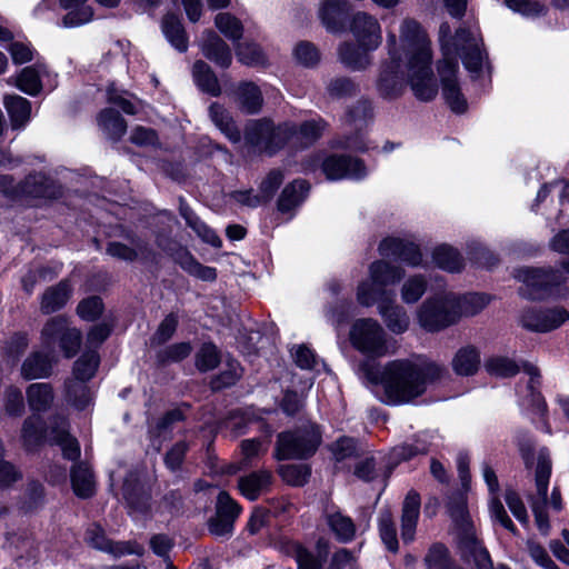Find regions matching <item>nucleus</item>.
Here are the masks:
<instances>
[{
    "mask_svg": "<svg viewBox=\"0 0 569 569\" xmlns=\"http://www.w3.org/2000/svg\"><path fill=\"white\" fill-rule=\"evenodd\" d=\"M461 555L476 569H509L505 565L495 567L488 550L471 532H467L461 540Z\"/></svg>",
    "mask_w": 569,
    "mask_h": 569,
    "instance_id": "obj_21",
    "label": "nucleus"
},
{
    "mask_svg": "<svg viewBox=\"0 0 569 569\" xmlns=\"http://www.w3.org/2000/svg\"><path fill=\"white\" fill-rule=\"evenodd\" d=\"M420 507V495L415 490H410L401 508V539L405 543H410L415 540Z\"/></svg>",
    "mask_w": 569,
    "mask_h": 569,
    "instance_id": "obj_20",
    "label": "nucleus"
},
{
    "mask_svg": "<svg viewBox=\"0 0 569 569\" xmlns=\"http://www.w3.org/2000/svg\"><path fill=\"white\" fill-rule=\"evenodd\" d=\"M405 73H381L377 87L379 93L387 99L399 97L405 90Z\"/></svg>",
    "mask_w": 569,
    "mask_h": 569,
    "instance_id": "obj_52",
    "label": "nucleus"
},
{
    "mask_svg": "<svg viewBox=\"0 0 569 569\" xmlns=\"http://www.w3.org/2000/svg\"><path fill=\"white\" fill-rule=\"evenodd\" d=\"M567 321H569V311L563 307L543 310L528 309L521 315L522 326L537 332L555 330Z\"/></svg>",
    "mask_w": 569,
    "mask_h": 569,
    "instance_id": "obj_17",
    "label": "nucleus"
},
{
    "mask_svg": "<svg viewBox=\"0 0 569 569\" xmlns=\"http://www.w3.org/2000/svg\"><path fill=\"white\" fill-rule=\"evenodd\" d=\"M449 297L453 298L452 309L457 312V321L462 316H475L480 312L488 303L489 298L483 293L470 292L463 296H457L449 292Z\"/></svg>",
    "mask_w": 569,
    "mask_h": 569,
    "instance_id": "obj_32",
    "label": "nucleus"
},
{
    "mask_svg": "<svg viewBox=\"0 0 569 569\" xmlns=\"http://www.w3.org/2000/svg\"><path fill=\"white\" fill-rule=\"evenodd\" d=\"M379 299L376 301L378 312L385 321L387 328L400 335L408 330L410 319L403 307L396 303V295L393 290L380 289Z\"/></svg>",
    "mask_w": 569,
    "mask_h": 569,
    "instance_id": "obj_15",
    "label": "nucleus"
},
{
    "mask_svg": "<svg viewBox=\"0 0 569 569\" xmlns=\"http://www.w3.org/2000/svg\"><path fill=\"white\" fill-rule=\"evenodd\" d=\"M445 373L443 366L431 361L388 362L381 373L382 401L392 406L409 403L426 392L429 382L440 379Z\"/></svg>",
    "mask_w": 569,
    "mask_h": 569,
    "instance_id": "obj_1",
    "label": "nucleus"
},
{
    "mask_svg": "<svg viewBox=\"0 0 569 569\" xmlns=\"http://www.w3.org/2000/svg\"><path fill=\"white\" fill-rule=\"evenodd\" d=\"M485 368L490 376L510 378L516 376L520 368L512 359L503 356H495L485 362Z\"/></svg>",
    "mask_w": 569,
    "mask_h": 569,
    "instance_id": "obj_51",
    "label": "nucleus"
},
{
    "mask_svg": "<svg viewBox=\"0 0 569 569\" xmlns=\"http://www.w3.org/2000/svg\"><path fill=\"white\" fill-rule=\"evenodd\" d=\"M71 483L74 493L80 498H89L94 493V479L89 466L76 465L71 469Z\"/></svg>",
    "mask_w": 569,
    "mask_h": 569,
    "instance_id": "obj_42",
    "label": "nucleus"
},
{
    "mask_svg": "<svg viewBox=\"0 0 569 569\" xmlns=\"http://www.w3.org/2000/svg\"><path fill=\"white\" fill-rule=\"evenodd\" d=\"M283 481L291 486H303L310 477V468L307 465H286L279 470Z\"/></svg>",
    "mask_w": 569,
    "mask_h": 569,
    "instance_id": "obj_58",
    "label": "nucleus"
},
{
    "mask_svg": "<svg viewBox=\"0 0 569 569\" xmlns=\"http://www.w3.org/2000/svg\"><path fill=\"white\" fill-rule=\"evenodd\" d=\"M22 191L36 198H52L57 193L52 181L42 173H34L27 177L22 186Z\"/></svg>",
    "mask_w": 569,
    "mask_h": 569,
    "instance_id": "obj_43",
    "label": "nucleus"
},
{
    "mask_svg": "<svg viewBox=\"0 0 569 569\" xmlns=\"http://www.w3.org/2000/svg\"><path fill=\"white\" fill-rule=\"evenodd\" d=\"M407 76L406 80L419 101L428 102L437 97L439 84L436 73H407Z\"/></svg>",
    "mask_w": 569,
    "mask_h": 569,
    "instance_id": "obj_27",
    "label": "nucleus"
},
{
    "mask_svg": "<svg viewBox=\"0 0 569 569\" xmlns=\"http://www.w3.org/2000/svg\"><path fill=\"white\" fill-rule=\"evenodd\" d=\"M200 47L203 56L216 62L219 68H228L231 63V52L227 43L212 30L203 31Z\"/></svg>",
    "mask_w": 569,
    "mask_h": 569,
    "instance_id": "obj_22",
    "label": "nucleus"
},
{
    "mask_svg": "<svg viewBox=\"0 0 569 569\" xmlns=\"http://www.w3.org/2000/svg\"><path fill=\"white\" fill-rule=\"evenodd\" d=\"M378 250L382 257L400 260L410 267H419L423 261L419 246L400 238L383 239Z\"/></svg>",
    "mask_w": 569,
    "mask_h": 569,
    "instance_id": "obj_19",
    "label": "nucleus"
},
{
    "mask_svg": "<svg viewBox=\"0 0 569 569\" xmlns=\"http://www.w3.org/2000/svg\"><path fill=\"white\" fill-rule=\"evenodd\" d=\"M379 535L386 548L391 552H397L399 542L397 538V529L389 510H382L378 518Z\"/></svg>",
    "mask_w": 569,
    "mask_h": 569,
    "instance_id": "obj_48",
    "label": "nucleus"
},
{
    "mask_svg": "<svg viewBox=\"0 0 569 569\" xmlns=\"http://www.w3.org/2000/svg\"><path fill=\"white\" fill-rule=\"evenodd\" d=\"M432 259L440 269L449 272H458L463 266L460 253L446 244L439 246L433 250Z\"/></svg>",
    "mask_w": 569,
    "mask_h": 569,
    "instance_id": "obj_46",
    "label": "nucleus"
},
{
    "mask_svg": "<svg viewBox=\"0 0 569 569\" xmlns=\"http://www.w3.org/2000/svg\"><path fill=\"white\" fill-rule=\"evenodd\" d=\"M405 277L403 268L385 260H376L369 266V280L357 288V300L361 306L371 307L379 299L380 289L398 283Z\"/></svg>",
    "mask_w": 569,
    "mask_h": 569,
    "instance_id": "obj_7",
    "label": "nucleus"
},
{
    "mask_svg": "<svg viewBox=\"0 0 569 569\" xmlns=\"http://www.w3.org/2000/svg\"><path fill=\"white\" fill-rule=\"evenodd\" d=\"M173 260L190 276L203 281H213L217 278V271L212 267L202 266L193 256L183 248L173 253Z\"/></svg>",
    "mask_w": 569,
    "mask_h": 569,
    "instance_id": "obj_30",
    "label": "nucleus"
},
{
    "mask_svg": "<svg viewBox=\"0 0 569 569\" xmlns=\"http://www.w3.org/2000/svg\"><path fill=\"white\" fill-rule=\"evenodd\" d=\"M328 123L321 119H311L299 127L291 123L274 127L269 119H260L251 123V151L274 154L292 140L300 147H309L321 138Z\"/></svg>",
    "mask_w": 569,
    "mask_h": 569,
    "instance_id": "obj_3",
    "label": "nucleus"
},
{
    "mask_svg": "<svg viewBox=\"0 0 569 569\" xmlns=\"http://www.w3.org/2000/svg\"><path fill=\"white\" fill-rule=\"evenodd\" d=\"M123 495L134 516H146L150 512V495L141 488L132 487L129 480L123 486Z\"/></svg>",
    "mask_w": 569,
    "mask_h": 569,
    "instance_id": "obj_44",
    "label": "nucleus"
},
{
    "mask_svg": "<svg viewBox=\"0 0 569 569\" xmlns=\"http://www.w3.org/2000/svg\"><path fill=\"white\" fill-rule=\"evenodd\" d=\"M71 292L72 287L69 280H62L58 284L48 288L41 297V312L49 315L60 310L70 299Z\"/></svg>",
    "mask_w": 569,
    "mask_h": 569,
    "instance_id": "obj_26",
    "label": "nucleus"
},
{
    "mask_svg": "<svg viewBox=\"0 0 569 569\" xmlns=\"http://www.w3.org/2000/svg\"><path fill=\"white\" fill-rule=\"evenodd\" d=\"M368 51H363L359 43L343 42L338 48V54L340 61L347 68H359L362 66L365 54Z\"/></svg>",
    "mask_w": 569,
    "mask_h": 569,
    "instance_id": "obj_56",
    "label": "nucleus"
},
{
    "mask_svg": "<svg viewBox=\"0 0 569 569\" xmlns=\"http://www.w3.org/2000/svg\"><path fill=\"white\" fill-rule=\"evenodd\" d=\"M49 440L61 447L63 457L76 460L80 456V447L76 438L71 437L68 430V421L63 418L53 420Z\"/></svg>",
    "mask_w": 569,
    "mask_h": 569,
    "instance_id": "obj_23",
    "label": "nucleus"
},
{
    "mask_svg": "<svg viewBox=\"0 0 569 569\" xmlns=\"http://www.w3.org/2000/svg\"><path fill=\"white\" fill-rule=\"evenodd\" d=\"M100 359L96 351L84 352L73 365L72 376L69 379L89 381L98 369Z\"/></svg>",
    "mask_w": 569,
    "mask_h": 569,
    "instance_id": "obj_49",
    "label": "nucleus"
},
{
    "mask_svg": "<svg viewBox=\"0 0 569 569\" xmlns=\"http://www.w3.org/2000/svg\"><path fill=\"white\" fill-rule=\"evenodd\" d=\"M551 476V460L549 451L546 448L540 449L538 453V462L536 467V488L537 497L531 500V509L538 529L545 536L550 529L549 518L545 510L548 501V486Z\"/></svg>",
    "mask_w": 569,
    "mask_h": 569,
    "instance_id": "obj_11",
    "label": "nucleus"
},
{
    "mask_svg": "<svg viewBox=\"0 0 569 569\" xmlns=\"http://www.w3.org/2000/svg\"><path fill=\"white\" fill-rule=\"evenodd\" d=\"M320 49L309 40H299L292 49L295 62L305 69H316L321 61Z\"/></svg>",
    "mask_w": 569,
    "mask_h": 569,
    "instance_id": "obj_39",
    "label": "nucleus"
},
{
    "mask_svg": "<svg viewBox=\"0 0 569 569\" xmlns=\"http://www.w3.org/2000/svg\"><path fill=\"white\" fill-rule=\"evenodd\" d=\"M515 277L523 283L520 293L532 300L546 299L560 295V286L565 281L563 273L553 269L521 268Z\"/></svg>",
    "mask_w": 569,
    "mask_h": 569,
    "instance_id": "obj_6",
    "label": "nucleus"
},
{
    "mask_svg": "<svg viewBox=\"0 0 569 569\" xmlns=\"http://www.w3.org/2000/svg\"><path fill=\"white\" fill-rule=\"evenodd\" d=\"M503 2L510 10L526 18H539L548 13V7L536 0H503Z\"/></svg>",
    "mask_w": 569,
    "mask_h": 569,
    "instance_id": "obj_53",
    "label": "nucleus"
},
{
    "mask_svg": "<svg viewBox=\"0 0 569 569\" xmlns=\"http://www.w3.org/2000/svg\"><path fill=\"white\" fill-rule=\"evenodd\" d=\"M459 42L456 39V32L451 33V28L448 22H442L439 27V44L441 51V59L437 61V63H446V64H455V54L457 52V43Z\"/></svg>",
    "mask_w": 569,
    "mask_h": 569,
    "instance_id": "obj_47",
    "label": "nucleus"
},
{
    "mask_svg": "<svg viewBox=\"0 0 569 569\" xmlns=\"http://www.w3.org/2000/svg\"><path fill=\"white\" fill-rule=\"evenodd\" d=\"M214 24L221 33L232 41H237L242 37V23L228 12L218 13L214 18Z\"/></svg>",
    "mask_w": 569,
    "mask_h": 569,
    "instance_id": "obj_54",
    "label": "nucleus"
},
{
    "mask_svg": "<svg viewBox=\"0 0 569 569\" xmlns=\"http://www.w3.org/2000/svg\"><path fill=\"white\" fill-rule=\"evenodd\" d=\"M326 522L340 542H349L356 536V525L353 520L343 515L340 510H326Z\"/></svg>",
    "mask_w": 569,
    "mask_h": 569,
    "instance_id": "obj_31",
    "label": "nucleus"
},
{
    "mask_svg": "<svg viewBox=\"0 0 569 569\" xmlns=\"http://www.w3.org/2000/svg\"><path fill=\"white\" fill-rule=\"evenodd\" d=\"M442 97L455 113H463L468 103L465 96L461 92L456 73H447L442 79Z\"/></svg>",
    "mask_w": 569,
    "mask_h": 569,
    "instance_id": "obj_34",
    "label": "nucleus"
},
{
    "mask_svg": "<svg viewBox=\"0 0 569 569\" xmlns=\"http://www.w3.org/2000/svg\"><path fill=\"white\" fill-rule=\"evenodd\" d=\"M219 361V351L212 343H204L196 356V366L200 371H210L214 369Z\"/></svg>",
    "mask_w": 569,
    "mask_h": 569,
    "instance_id": "obj_59",
    "label": "nucleus"
},
{
    "mask_svg": "<svg viewBox=\"0 0 569 569\" xmlns=\"http://www.w3.org/2000/svg\"><path fill=\"white\" fill-rule=\"evenodd\" d=\"M87 382L77 379H67L64 381L63 398L68 406L79 411L92 406L93 392Z\"/></svg>",
    "mask_w": 569,
    "mask_h": 569,
    "instance_id": "obj_24",
    "label": "nucleus"
},
{
    "mask_svg": "<svg viewBox=\"0 0 569 569\" xmlns=\"http://www.w3.org/2000/svg\"><path fill=\"white\" fill-rule=\"evenodd\" d=\"M282 181L283 173L278 169L271 170L261 181L259 186V194L256 197V199L258 201L271 199Z\"/></svg>",
    "mask_w": 569,
    "mask_h": 569,
    "instance_id": "obj_61",
    "label": "nucleus"
},
{
    "mask_svg": "<svg viewBox=\"0 0 569 569\" xmlns=\"http://www.w3.org/2000/svg\"><path fill=\"white\" fill-rule=\"evenodd\" d=\"M86 541L92 548L116 558L126 555H142L143 548L133 541H112L99 525H92L86 532Z\"/></svg>",
    "mask_w": 569,
    "mask_h": 569,
    "instance_id": "obj_18",
    "label": "nucleus"
},
{
    "mask_svg": "<svg viewBox=\"0 0 569 569\" xmlns=\"http://www.w3.org/2000/svg\"><path fill=\"white\" fill-rule=\"evenodd\" d=\"M387 42L390 63L383 71H433L431 40L417 20L402 21L399 46L395 34H389Z\"/></svg>",
    "mask_w": 569,
    "mask_h": 569,
    "instance_id": "obj_2",
    "label": "nucleus"
},
{
    "mask_svg": "<svg viewBox=\"0 0 569 569\" xmlns=\"http://www.w3.org/2000/svg\"><path fill=\"white\" fill-rule=\"evenodd\" d=\"M209 114L212 122L229 138V140L232 142L240 141V131L223 107L212 103L209 108Z\"/></svg>",
    "mask_w": 569,
    "mask_h": 569,
    "instance_id": "obj_45",
    "label": "nucleus"
},
{
    "mask_svg": "<svg viewBox=\"0 0 569 569\" xmlns=\"http://www.w3.org/2000/svg\"><path fill=\"white\" fill-rule=\"evenodd\" d=\"M27 399L32 411H47L54 399L52 387L44 382L31 383L27 388Z\"/></svg>",
    "mask_w": 569,
    "mask_h": 569,
    "instance_id": "obj_38",
    "label": "nucleus"
},
{
    "mask_svg": "<svg viewBox=\"0 0 569 569\" xmlns=\"http://www.w3.org/2000/svg\"><path fill=\"white\" fill-rule=\"evenodd\" d=\"M350 342L355 349L369 357H383L388 352L386 333L377 320L358 319L350 330Z\"/></svg>",
    "mask_w": 569,
    "mask_h": 569,
    "instance_id": "obj_9",
    "label": "nucleus"
},
{
    "mask_svg": "<svg viewBox=\"0 0 569 569\" xmlns=\"http://www.w3.org/2000/svg\"><path fill=\"white\" fill-rule=\"evenodd\" d=\"M372 119V107L367 100L358 101L347 113V123L356 130L355 134L338 138L332 142V147L340 149H349L353 151L368 150V143L362 133V129L367 127Z\"/></svg>",
    "mask_w": 569,
    "mask_h": 569,
    "instance_id": "obj_12",
    "label": "nucleus"
},
{
    "mask_svg": "<svg viewBox=\"0 0 569 569\" xmlns=\"http://www.w3.org/2000/svg\"><path fill=\"white\" fill-rule=\"evenodd\" d=\"M448 510L450 517L460 527L459 547L461 548V540L467 532H471L476 537L473 528L468 518L466 506L461 500L453 501L448 505Z\"/></svg>",
    "mask_w": 569,
    "mask_h": 569,
    "instance_id": "obj_57",
    "label": "nucleus"
},
{
    "mask_svg": "<svg viewBox=\"0 0 569 569\" xmlns=\"http://www.w3.org/2000/svg\"><path fill=\"white\" fill-rule=\"evenodd\" d=\"M322 172L328 180L352 179L360 180L367 176L362 160L345 154H332L321 163Z\"/></svg>",
    "mask_w": 569,
    "mask_h": 569,
    "instance_id": "obj_14",
    "label": "nucleus"
},
{
    "mask_svg": "<svg viewBox=\"0 0 569 569\" xmlns=\"http://www.w3.org/2000/svg\"><path fill=\"white\" fill-rule=\"evenodd\" d=\"M480 351L473 346L460 348L452 358L451 366L458 376H472L480 367Z\"/></svg>",
    "mask_w": 569,
    "mask_h": 569,
    "instance_id": "obj_33",
    "label": "nucleus"
},
{
    "mask_svg": "<svg viewBox=\"0 0 569 569\" xmlns=\"http://www.w3.org/2000/svg\"><path fill=\"white\" fill-rule=\"evenodd\" d=\"M52 360L49 355L34 352L22 363L21 375L27 380L48 377L51 372Z\"/></svg>",
    "mask_w": 569,
    "mask_h": 569,
    "instance_id": "obj_37",
    "label": "nucleus"
},
{
    "mask_svg": "<svg viewBox=\"0 0 569 569\" xmlns=\"http://www.w3.org/2000/svg\"><path fill=\"white\" fill-rule=\"evenodd\" d=\"M4 410L9 416L19 417L24 411L23 396L19 388L9 386L3 395Z\"/></svg>",
    "mask_w": 569,
    "mask_h": 569,
    "instance_id": "obj_60",
    "label": "nucleus"
},
{
    "mask_svg": "<svg viewBox=\"0 0 569 569\" xmlns=\"http://www.w3.org/2000/svg\"><path fill=\"white\" fill-rule=\"evenodd\" d=\"M321 443V431L313 422L283 431L278 435L276 457L279 460L307 459L312 456Z\"/></svg>",
    "mask_w": 569,
    "mask_h": 569,
    "instance_id": "obj_5",
    "label": "nucleus"
},
{
    "mask_svg": "<svg viewBox=\"0 0 569 569\" xmlns=\"http://www.w3.org/2000/svg\"><path fill=\"white\" fill-rule=\"evenodd\" d=\"M348 32H351L363 51H373L381 43V28L379 21L371 14L362 11L355 12Z\"/></svg>",
    "mask_w": 569,
    "mask_h": 569,
    "instance_id": "obj_16",
    "label": "nucleus"
},
{
    "mask_svg": "<svg viewBox=\"0 0 569 569\" xmlns=\"http://www.w3.org/2000/svg\"><path fill=\"white\" fill-rule=\"evenodd\" d=\"M42 346L47 349L48 353L53 351V346L57 341L67 358L73 357L81 345V332L69 327L68 319L63 316H58L49 319L41 331Z\"/></svg>",
    "mask_w": 569,
    "mask_h": 569,
    "instance_id": "obj_10",
    "label": "nucleus"
},
{
    "mask_svg": "<svg viewBox=\"0 0 569 569\" xmlns=\"http://www.w3.org/2000/svg\"><path fill=\"white\" fill-rule=\"evenodd\" d=\"M457 54L455 64L437 63L436 71H459V60L466 71H493V64L489 59L483 40H477L472 31L467 27L456 29Z\"/></svg>",
    "mask_w": 569,
    "mask_h": 569,
    "instance_id": "obj_4",
    "label": "nucleus"
},
{
    "mask_svg": "<svg viewBox=\"0 0 569 569\" xmlns=\"http://www.w3.org/2000/svg\"><path fill=\"white\" fill-rule=\"evenodd\" d=\"M100 130L112 140L120 139L127 131L124 119L113 109H104L98 116Z\"/></svg>",
    "mask_w": 569,
    "mask_h": 569,
    "instance_id": "obj_40",
    "label": "nucleus"
},
{
    "mask_svg": "<svg viewBox=\"0 0 569 569\" xmlns=\"http://www.w3.org/2000/svg\"><path fill=\"white\" fill-rule=\"evenodd\" d=\"M86 2L87 0H60L61 8L68 10L62 20L63 27L73 28L91 21L93 11Z\"/></svg>",
    "mask_w": 569,
    "mask_h": 569,
    "instance_id": "obj_35",
    "label": "nucleus"
},
{
    "mask_svg": "<svg viewBox=\"0 0 569 569\" xmlns=\"http://www.w3.org/2000/svg\"><path fill=\"white\" fill-rule=\"evenodd\" d=\"M192 348L188 342L174 343L158 352V360L162 363L178 362L187 358Z\"/></svg>",
    "mask_w": 569,
    "mask_h": 569,
    "instance_id": "obj_64",
    "label": "nucleus"
},
{
    "mask_svg": "<svg viewBox=\"0 0 569 569\" xmlns=\"http://www.w3.org/2000/svg\"><path fill=\"white\" fill-rule=\"evenodd\" d=\"M22 439L29 449L40 445L44 439L42 419L39 416L27 418L22 426Z\"/></svg>",
    "mask_w": 569,
    "mask_h": 569,
    "instance_id": "obj_55",
    "label": "nucleus"
},
{
    "mask_svg": "<svg viewBox=\"0 0 569 569\" xmlns=\"http://www.w3.org/2000/svg\"><path fill=\"white\" fill-rule=\"evenodd\" d=\"M453 298L449 293L425 300L417 310L419 326L427 332H438L457 322V312L452 309Z\"/></svg>",
    "mask_w": 569,
    "mask_h": 569,
    "instance_id": "obj_8",
    "label": "nucleus"
},
{
    "mask_svg": "<svg viewBox=\"0 0 569 569\" xmlns=\"http://www.w3.org/2000/svg\"><path fill=\"white\" fill-rule=\"evenodd\" d=\"M309 183L306 180H295L282 190L278 200V210L281 213H290L306 199Z\"/></svg>",
    "mask_w": 569,
    "mask_h": 569,
    "instance_id": "obj_28",
    "label": "nucleus"
},
{
    "mask_svg": "<svg viewBox=\"0 0 569 569\" xmlns=\"http://www.w3.org/2000/svg\"><path fill=\"white\" fill-rule=\"evenodd\" d=\"M133 248L121 243V242H110L107 247V253L113 258L121 259L124 261H133L141 258H148L150 254V250L148 248L147 242L143 240L137 239L133 240Z\"/></svg>",
    "mask_w": 569,
    "mask_h": 569,
    "instance_id": "obj_41",
    "label": "nucleus"
},
{
    "mask_svg": "<svg viewBox=\"0 0 569 569\" xmlns=\"http://www.w3.org/2000/svg\"><path fill=\"white\" fill-rule=\"evenodd\" d=\"M3 106L10 118L12 129L20 130L26 127L31 117L30 102L20 96H4Z\"/></svg>",
    "mask_w": 569,
    "mask_h": 569,
    "instance_id": "obj_29",
    "label": "nucleus"
},
{
    "mask_svg": "<svg viewBox=\"0 0 569 569\" xmlns=\"http://www.w3.org/2000/svg\"><path fill=\"white\" fill-rule=\"evenodd\" d=\"M355 12L348 0H322L318 10L321 26L330 34L348 32Z\"/></svg>",
    "mask_w": 569,
    "mask_h": 569,
    "instance_id": "obj_13",
    "label": "nucleus"
},
{
    "mask_svg": "<svg viewBox=\"0 0 569 569\" xmlns=\"http://www.w3.org/2000/svg\"><path fill=\"white\" fill-rule=\"evenodd\" d=\"M8 82L31 96L37 94L41 89L38 73H14L9 78Z\"/></svg>",
    "mask_w": 569,
    "mask_h": 569,
    "instance_id": "obj_62",
    "label": "nucleus"
},
{
    "mask_svg": "<svg viewBox=\"0 0 569 569\" xmlns=\"http://www.w3.org/2000/svg\"><path fill=\"white\" fill-rule=\"evenodd\" d=\"M318 557L300 545L293 546V553L298 565V569H321L322 561L326 559L329 550V543L325 539L317 542Z\"/></svg>",
    "mask_w": 569,
    "mask_h": 569,
    "instance_id": "obj_36",
    "label": "nucleus"
},
{
    "mask_svg": "<svg viewBox=\"0 0 569 569\" xmlns=\"http://www.w3.org/2000/svg\"><path fill=\"white\" fill-rule=\"evenodd\" d=\"M428 281L422 274H413L405 280L401 286V299L407 305L416 303L425 295Z\"/></svg>",
    "mask_w": 569,
    "mask_h": 569,
    "instance_id": "obj_50",
    "label": "nucleus"
},
{
    "mask_svg": "<svg viewBox=\"0 0 569 569\" xmlns=\"http://www.w3.org/2000/svg\"><path fill=\"white\" fill-rule=\"evenodd\" d=\"M428 449V442L418 438L413 443H403L393 448L392 456L398 460H409L418 455L427 453Z\"/></svg>",
    "mask_w": 569,
    "mask_h": 569,
    "instance_id": "obj_63",
    "label": "nucleus"
},
{
    "mask_svg": "<svg viewBox=\"0 0 569 569\" xmlns=\"http://www.w3.org/2000/svg\"><path fill=\"white\" fill-rule=\"evenodd\" d=\"M161 31L167 41L179 52H186L189 38L181 19L173 13H167L161 20Z\"/></svg>",
    "mask_w": 569,
    "mask_h": 569,
    "instance_id": "obj_25",
    "label": "nucleus"
}]
</instances>
